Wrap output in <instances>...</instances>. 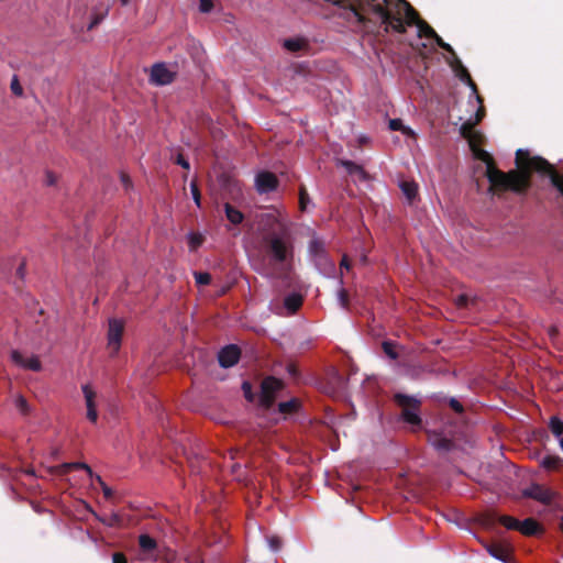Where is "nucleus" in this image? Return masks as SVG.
I'll use <instances>...</instances> for the list:
<instances>
[{
    "instance_id": "21",
    "label": "nucleus",
    "mask_w": 563,
    "mask_h": 563,
    "mask_svg": "<svg viewBox=\"0 0 563 563\" xmlns=\"http://www.w3.org/2000/svg\"><path fill=\"white\" fill-rule=\"evenodd\" d=\"M461 135L465 141H482L474 130V124L471 122H464L460 129Z\"/></svg>"
},
{
    "instance_id": "40",
    "label": "nucleus",
    "mask_w": 563,
    "mask_h": 563,
    "mask_svg": "<svg viewBox=\"0 0 563 563\" xmlns=\"http://www.w3.org/2000/svg\"><path fill=\"white\" fill-rule=\"evenodd\" d=\"M15 406L21 412H26L29 409L26 400L22 396L15 398Z\"/></svg>"
},
{
    "instance_id": "28",
    "label": "nucleus",
    "mask_w": 563,
    "mask_h": 563,
    "mask_svg": "<svg viewBox=\"0 0 563 563\" xmlns=\"http://www.w3.org/2000/svg\"><path fill=\"white\" fill-rule=\"evenodd\" d=\"M299 406H300L299 400L296 398H292L288 401L280 402L278 408H279L280 413L288 415V413L295 412L299 408Z\"/></svg>"
},
{
    "instance_id": "36",
    "label": "nucleus",
    "mask_w": 563,
    "mask_h": 563,
    "mask_svg": "<svg viewBox=\"0 0 563 563\" xmlns=\"http://www.w3.org/2000/svg\"><path fill=\"white\" fill-rule=\"evenodd\" d=\"M190 190H191V196H192V199H194L196 206L200 207L201 206L200 191L198 189V186H197L196 181H192L190 184Z\"/></svg>"
},
{
    "instance_id": "2",
    "label": "nucleus",
    "mask_w": 563,
    "mask_h": 563,
    "mask_svg": "<svg viewBox=\"0 0 563 563\" xmlns=\"http://www.w3.org/2000/svg\"><path fill=\"white\" fill-rule=\"evenodd\" d=\"M257 224L262 231H271L275 228L280 233L269 234L265 241L272 260L279 265H287L294 256L292 242L287 233L290 221L284 210L267 208L256 217Z\"/></svg>"
},
{
    "instance_id": "52",
    "label": "nucleus",
    "mask_w": 563,
    "mask_h": 563,
    "mask_svg": "<svg viewBox=\"0 0 563 563\" xmlns=\"http://www.w3.org/2000/svg\"><path fill=\"white\" fill-rule=\"evenodd\" d=\"M110 526L119 525L120 517L117 514H113L108 522Z\"/></svg>"
},
{
    "instance_id": "25",
    "label": "nucleus",
    "mask_w": 563,
    "mask_h": 563,
    "mask_svg": "<svg viewBox=\"0 0 563 563\" xmlns=\"http://www.w3.org/2000/svg\"><path fill=\"white\" fill-rule=\"evenodd\" d=\"M108 12H109L108 7L100 9V10L95 8L93 13H92V19H91L90 23L88 24L87 30L91 31L93 27H96L106 18Z\"/></svg>"
},
{
    "instance_id": "14",
    "label": "nucleus",
    "mask_w": 563,
    "mask_h": 563,
    "mask_svg": "<svg viewBox=\"0 0 563 563\" xmlns=\"http://www.w3.org/2000/svg\"><path fill=\"white\" fill-rule=\"evenodd\" d=\"M240 357V350L235 345H228L223 347L218 355L219 363L222 367H231L238 363Z\"/></svg>"
},
{
    "instance_id": "17",
    "label": "nucleus",
    "mask_w": 563,
    "mask_h": 563,
    "mask_svg": "<svg viewBox=\"0 0 563 563\" xmlns=\"http://www.w3.org/2000/svg\"><path fill=\"white\" fill-rule=\"evenodd\" d=\"M452 67L455 71L456 77H459L462 81L467 82L468 86L472 88L473 92L477 93L475 82L472 80L468 70L463 66L462 62L457 58V56L454 57V63L452 64Z\"/></svg>"
},
{
    "instance_id": "32",
    "label": "nucleus",
    "mask_w": 563,
    "mask_h": 563,
    "mask_svg": "<svg viewBox=\"0 0 563 563\" xmlns=\"http://www.w3.org/2000/svg\"><path fill=\"white\" fill-rule=\"evenodd\" d=\"M477 526L481 530L490 532L492 530V521L488 515H483L477 518Z\"/></svg>"
},
{
    "instance_id": "48",
    "label": "nucleus",
    "mask_w": 563,
    "mask_h": 563,
    "mask_svg": "<svg viewBox=\"0 0 563 563\" xmlns=\"http://www.w3.org/2000/svg\"><path fill=\"white\" fill-rule=\"evenodd\" d=\"M112 563H128V560L122 553H114L112 556Z\"/></svg>"
},
{
    "instance_id": "23",
    "label": "nucleus",
    "mask_w": 563,
    "mask_h": 563,
    "mask_svg": "<svg viewBox=\"0 0 563 563\" xmlns=\"http://www.w3.org/2000/svg\"><path fill=\"white\" fill-rule=\"evenodd\" d=\"M224 212L228 220L232 224H240L244 219L243 213L240 210L232 207L230 203H224Z\"/></svg>"
},
{
    "instance_id": "9",
    "label": "nucleus",
    "mask_w": 563,
    "mask_h": 563,
    "mask_svg": "<svg viewBox=\"0 0 563 563\" xmlns=\"http://www.w3.org/2000/svg\"><path fill=\"white\" fill-rule=\"evenodd\" d=\"M254 186L260 195L268 194L277 189L278 179L269 172H258L254 178Z\"/></svg>"
},
{
    "instance_id": "35",
    "label": "nucleus",
    "mask_w": 563,
    "mask_h": 563,
    "mask_svg": "<svg viewBox=\"0 0 563 563\" xmlns=\"http://www.w3.org/2000/svg\"><path fill=\"white\" fill-rule=\"evenodd\" d=\"M195 279L198 285H207L211 280V276L209 273L199 272L195 273Z\"/></svg>"
},
{
    "instance_id": "33",
    "label": "nucleus",
    "mask_w": 563,
    "mask_h": 563,
    "mask_svg": "<svg viewBox=\"0 0 563 563\" xmlns=\"http://www.w3.org/2000/svg\"><path fill=\"white\" fill-rule=\"evenodd\" d=\"M433 40H434L435 44L439 47H441L442 49H444L448 53L452 54L454 57L456 56V54H455L454 49L452 48V46L450 44L445 43L441 36H439L437 34V36H434Z\"/></svg>"
},
{
    "instance_id": "4",
    "label": "nucleus",
    "mask_w": 563,
    "mask_h": 563,
    "mask_svg": "<svg viewBox=\"0 0 563 563\" xmlns=\"http://www.w3.org/2000/svg\"><path fill=\"white\" fill-rule=\"evenodd\" d=\"M396 404L401 409V419L408 423L412 431H417L421 427L420 406L421 399L401 393L395 394Z\"/></svg>"
},
{
    "instance_id": "16",
    "label": "nucleus",
    "mask_w": 563,
    "mask_h": 563,
    "mask_svg": "<svg viewBox=\"0 0 563 563\" xmlns=\"http://www.w3.org/2000/svg\"><path fill=\"white\" fill-rule=\"evenodd\" d=\"M430 444L439 452H446L452 448V442L449 438L442 433L430 431L428 433Z\"/></svg>"
},
{
    "instance_id": "34",
    "label": "nucleus",
    "mask_w": 563,
    "mask_h": 563,
    "mask_svg": "<svg viewBox=\"0 0 563 563\" xmlns=\"http://www.w3.org/2000/svg\"><path fill=\"white\" fill-rule=\"evenodd\" d=\"M309 202H310V199H309V196H308L306 189L301 188L300 196H299V205H300L301 211L307 210Z\"/></svg>"
},
{
    "instance_id": "45",
    "label": "nucleus",
    "mask_w": 563,
    "mask_h": 563,
    "mask_svg": "<svg viewBox=\"0 0 563 563\" xmlns=\"http://www.w3.org/2000/svg\"><path fill=\"white\" fill-rule=\"evenodd\" d=\"M267 542H268V547L271 548V550H273V551L279 550L280 541L278 538L272 537V538L267 539Z\"/></svg>"
},
{
    "instance_id": "50",
    "label": "nucleus",
    "mask_w": 563,
    "mask_h": 563,
    "mask_svg": "<svg viewBox=\"0 0 563 563\" xmlns=\"http://www.w3.org/2000/svg\"><path fill=\"white\" fill-rule=\"evenodd\" d=\"M450 406L456 412H462V410H463L462 405L456 399H451L450 400Z\"/></svg>"
},
{
    "instance_id": "59",
    "label": "nucleus",
    "mask_w": 563,
    "mask_h": 563,
    "mask_svg": "<svg viewBox=\"0 0 563 563\" xmlns=\"http://www.w3.org/2000/svg\"><path fill=\"white\" fill-rule=\"evenodd\" d=\"M357 141L363 142V141H367V139L366 137H360Z\"/></svg>"
},
{
    "instance_id": "10",
    "label": "nucleus",
    "mask_w": 563,
    "mask_h": 563,
    "mask_svg": "<svg viewBox=\"0 0 563 563\" xmlns=\"http://www.w3.org/2000/svg\"><path fill=\"white\" fill-rule=\"evenodd\" d=\"M282 388V382L274 377H267L262 383L261 404L268 408L274 401L276 393Z\"/></svg>"
},
{
    "instance_id": "18",
    "label": "nucleus",
    "mask_w": 563,
    "mask_h": 563,
    "mask_svg": "<svg viewBox=\"0 0 563 563\" xmlns=\"http://www.w3.org/2000/svg\"><path fill=\"white\" fill-rule=\"evenodd\" d=\"M540 466L548 472L560 471L561 467L563 466V459L559 455L549 454V455H545L540 461Z\"/></svg>"
},
{
    "instance_id": "13",
    "label": "nucleus",
    "mask_w": 563,
    "mask_h": 563,
    "mask_svg": "<svg viewBox=\"0 0 563 563\" xmlns=\"http://www.w3.org/2000/svg\"><path fill=\"white\" fill-rule=\"evenodd\" d=\"M338 165L345 168L346 173L353 178L354 181L366 180V173L364 172L362 165L345 158H336Z\"/></svg>"
},
{
    "instance_id": "43",
    "label": "nucleus",
    "mask_w": 563,
    "mask_h": 563,
    "mask_svg": "<svg viewBox=\"0 0 563 563\" xmlns=\"http://www.w3.org/2000/svg\"><path fill=\"white\" fill-rule=\"evenodd\" d=\"M97 482L100 484L102 492L104 494V497L110 498L112 496V490L110 487H108L104 482L101 479L100 476H96Z\"/></svg>"
},
{
    "instance_id": "55",
    "label": "nucleus",
    "mask_w": 563,
    "mask_h": 563,
    "mask_svg": "<svg viewBox=\"0 0 563 563\" xmlns=\"http://www.w3.org/2000/svg\"><path fill=\"white\" fill-rule=\"evenodd\" d=\"M18 274L22 277L23 274H24V264H21L20 267L18 268Z\"/></svg>"
},
{
    "instance_id": "22",
    "label": "nucleus",
    "mask_w": 563,
    "mask_h": 563,
    "mask_svg": "<svg viewBox=\"0 0 563 563\" xmlns=\"http://www.w3.org/2000/svg\"><path fill=\"white\" fill-rule=\"evenodd\" d=\"M399 186L402 194L409 201H412L416 198L418 192V185L415 181L402 180L400 181Z\"/></svg>"
},
{
    "instance_id": "57",
    "label": "nucleus",
    "mask_w": 563,
    "mask_h": 563,
    "mask_svg": "<svg viewBox=\"0 0 563 563\" xmlns=\"http://www.w3.org/2000/svg\"><path fill=\"white\" fill-rule=\"evenodd\" d=\"M122 5H126L129 3V0H121Z\"/></svg>"
},
{
    "instance_id": "42",
    "label": "nucleus",
    "mask_w": 563,
    "mask_h": 563,
    "mask_svg": "<svg viewBox=\"0 0 563 563\" xmlns=\"http://www.w3.org/2000/svg\"><path fill=\"white\" fill-rule=\"evenodd\" d=\"M11 90L15 96H21L23 93V89L19 84V80L16 77L13 78L11 82Z\"/></svg>"
},
{
    "instance_id": "1",
    "label": "nucleus",
    "mask_w": 563,
    "mask_h": 563,
    "mask_svg": "<svg viewBox=\"0 0 563 563\" xmlns=\"http://www.w3.org/2000/svg\"><path fill=\"white\" fill-rule=\"evenodd\" d=\"M516 165L518 172H509L508 174L495 167V189L504 187L523 192L530 186V174L538 172L548 175L552 185L563 195V175H560L548 161L541 157H530L528 152L518 150L516 152Z\"/></svg>"
},
{
    "instance_id": "56",
    "label": "nucleus",
    "mask_w": 563,
    "mask_h": 563,
    "mask_svg": "<svg viewBox=\"0 0 563 563\" xmlns=\"http://www.w3.org/2000/svg\"><path fill=\"white\" fill-rule=\"evenodd\" d=\"M560 530L563 532V517L560 520Z\"/></svg>"
},
{
    "instance_id": "44",
    "label": "nucleus",
    "mask_w": 563,
    "mask_h": 563,
    "mask_svg": "<svg viewBox=\"0 0 563 563\" xmlns=\"http://www.w3.org/2000/svg\"><path fill=\"white\" fill-rule=\"evenodd\" d=\"M338 301L340 305L345 308L347 305V294L344 289L338 291Z\"/></svg>"
},
{
    "instance_id": "6",
    "label": "nucleus",
    "mask_w": 563,
    "mask_h": 563,
    "mask_svg": "<svg viewBox=\"0 0 563 563\" xmlns=\"http://www.w3.org/2000/svg\"><path fill=\"white\" fill-rule=\"evenodd\" d=\"M163 550L155 539L148 534L139 537V550L135 560L139 563H154L162 558Z\"/></svg>"
},
{
    "instance_id": "31",
    "label": "nucleus",
    "mask_w": 563,
    "mask_h": 563,
    "mask_svg": "<svg viewBox=\"0 0 563 563\" xmlns=\"http://www.w3.org/2000/svg\"><path fill=\"white\" fill-rule=\"evenodd\" d=\"M190 251H195L202 243V235L199 233H189L187 235Z\"/></svg>"
},
{
    "instance_id": "51",
    "label": "nucleus",
    "mask_w": 563,
    "mask_h": 563,
    "mask_svg": "<svg viewBox=\"0 0 563 563\" xmlns=\"http://www.w3.org/2000/svg\"><path fill=\"white\" fill-rule=\"evenodd\" d=\"M121 181H122L123 186L125 187V189H129L131 187V179L128 175L122 174Z\"/></svg>"
},
{
    "instance_id": "41",
    "label": "nucleus",
    "mask_w": 563,
    "mask_h": 563,
    "mask_svg": "<svg viewBox=\"0 0 563 563\" xmlns=\"http://www.w3.org/2000/svg\"><path fill=\"white\" fill-rule=\"evenodd\" d=\"M44 183L46 186H54L57 183V176L54 173L47 170L45 173Z\"/></svg>"
},
{
    "instance_id": "27",
    "label": "nucleus",
    "mask_w": 563,
    "mask_h": 563,
    "mask_svg": "<svg viewBox=\"0 0 563 563\" xmlns=\"http://www.w3.org/2000/svg\"><path fill=\"white\" fill-rule=\"evenodd\" d=\"M495 559L503 561L504 563H510L511 560V552L509 549H504L501 544H499L495 540Z\"/></svg>"
},
{
    "instance_id": "54",
    "label": "nucleus",
    "mask_w": 563,
    "mask_h": 563,
    "mask_svg": "<svg viewBox=\"0 0 563 563\" xmlns=\"http://www.w3.org/2000/svg\"><path fill=\"white\" fill-rule=\"evenodd\" d=\"M341 266H342V267H345L346 269H349V268H350V265H349L347 260H346V257H345V256L342 258Z\"/></svg>"
},
{
    "instance_id": "58",
    "label": "nucleus",
    "mask_w": 563,
    "mask_h": 563,
    "mask_svg": "<svg viewBox=\"0 0 563 563\" xmlns=\"http://www.w3.org/2000/svg\"><path fill=\"white\" fill-rule=\"evenodd\" d=\"M560 446H561V449L563 450V437H562V438H561V440H560Z\"/></svg>"
},
{
    "instance_id": "20",
    "label": "nucleus",
    "mask_w": 563,
    "mask_h": 563,
    "mask_svg": "<svg viewBox=\"0 0 563 563\" xmlns=\"http://www.w3.org/2000/svg\"><path fill=\"white\" fill-rule=\"evenodd\" d=\"M388 128L391 131H401V133L409 139H416V133L409 126H406L401 119H390Z\"/></svg>"
},
{
    "instance_id": "24",
    "label": "nucleus",
    "mask_w": 563,
    "mask_h": 563,
    "mask_svg": "<svg viewBox=\"0 0 563 563\" xmlns=\"http://www.w3.org/2000/svg\"><path fill=\"white\" fill-rule=\"evenodd\" d=\"M302 302V298L300 295L291 294L285 298L284 307L287 309L288 313H294Z\"/></svg>"
},
{
    "instance_id": "49",
    "label": "nucleus",
    "mask_w": 563,
    "mask_h": 563,
    "mask_svg": "<svg viewBox=\"0 0 563 563\" xmlns=\"http://www.w3.org/2000/svg\"><path fill=\"white\" fill-rule=\"evenodd\" d=\"M559 330L556 327L551 325L548 328V335L551 339V341H554L558 336Z\"/></svg>"
},
{
    "instance_id": "30",
    "label": "nucleus",
    "mask_w": 563,
    "mask_h": 563,
    "mask_svg": "<svg viewBox=\"0 0 563 563\" xmlns=\"http://www.w3.org/2000/svg\"><path fill=\"white\" fill-rule=\"evenodd\" d=\"M62 471L64 473L73 470V468H81V470H85L91 477L93 476L92 474V471L91 468L85 464V463H80V462H75V463H64L62 466H60Z\"/></svg>"
},
{
    "instance_id": "46",
    "label": "nucleus",
    "mask_w": 563,
    "mask_h": 563,
    "mask_svg": "<svg viewBox=\"0 0 563 563\" xmlns=\"http://www.w3.org/2000/svg\"><path fill=\"white\" fill-rule=\"evenodd\" d=\"M242 388H243V391H244V395L245 397L249 399V400H252L253 399V395H252V387H251V384L247 383V382H244L243 385H242Z\"/></svg>"
},
{
    "instance_id": "19",
    "label": "nucleus",
    "mask_w": 563,
    "mask_h": 563,
    "mask_svg": "<svg viewBox=\"0 0 563 563\" xmlns=\"http://www.w3.org/2000/svg\"><path fill=\"white\" fill-rule=\"evenodd\" d=\"M284 47L289 52L297 53L308 48L309 43L302 37L287 38L284 41Z\"/></svg>"
},
{
    "instance_id": "38",
    "label": "nucleus",
    "mask_w": 563,
    "mask_h": 563,
    "mask_svg": "<svg viewBox=\"0 0 563 563\" xmlns=\"http://www.w3.org/2000/svg\"><path fill=\"white\" fill-rule=\"evenodd\" d=\"M474 537L479 540L487 550V552L493 555V545L489 543V538L479 536L478 532H474Z\"/></svg>"
},
{
    "instance_id": "26",
    "label": "nucleus",
    "mask_w": 563,
    "mask_h": 563,
    "mask_svg": "<svg viewBox=\"0 0 563 563\" xmlns=\"http://www.w3.org/2000/svg\"><path fill=\"white\" fill-rule=\"evenodd\" d=\"M324 250V243L318 238H313L309 243V253L313 257H321Z\"/></svg>"
},
{
    "instance_id": "12",
    "label": "nucleus",
    "mask_w": 563,
    "mask_h": 563,
    "mask_svg": "<svg viewBox=\"0 0 563 563\" xmlns=\"http://www.w3.org/2000/svg\"><path fill=\"white\" fill-rule=\"evenodd\" d=\"M81 389L87 409V419L95 423L98 420L97 393L89 385H84Z\"/></svg>"
},
{
    "instance_id": "39",
    "label": "nucleus",
    "mask_w": 563,
    "mask_h": 563,
    "mask_svg": "<svg viewBox=\"0 0 563 563\" xmlns=\"http://www.w3.org/2000/svg\"><path fill=\"white\" fill-rule=\"evenodd\" d=\"M213 2L212 0H199V9L203 13H208L212 10Z\"/></svg>"
},
{
    "instance_id": "11",
    "label": "nucleus",
    "mask_w": 563,
    "mask_h": 563,
    "mask_svg": "<svg viewBox=\"0 0 563 563\" xmlns=\"http://www.w3.org/2000/svg\"><path fill=\"white\" fill-rule=\"evenodd\" d=\"M175 73L166 67L165 64L158 63L153 65L151 70V81L158 86L172 84L175 79Z\"/></svg>"
},
{
    "instance_id": "47",
    "label": "nucleus",
    "mask_w": 563,
    "mask_h": 563,
    "mask_svg": "<svg viewBox=\"0 0 563 563\" xmlns=\"http://www.w3.org/2000/svg\"><path fill=\"white\" fill-rule=\"evenodd\" d=\"M176 163L185 169H189L190 167L189 162L183 155L177 156Z\"/></svg>"
},
{
    "instance_id": "53",
    "label": "nucleus",
    "mask_w": 563,
    "mask_h": 563,
    "mask_svg": "<svg viewBox=\"0 0 563 563\" xmlns=\"http://www.w3.org/2000/svg\"><path fill=\"white\" fill-rule=\"evenodd\" d=\"M466 301H467V299H466V297H465V296H460V297L457 298V305H459V306L466 305Z\"/></svg>"
},
{
    "instance_id": "5",
    "label": "nucleus",
    "mask_w": 563,
    "mask_h": 563,
    "mask_svg": "<svg viewBox=\"0 0 563 563\" xmlns=\"http://www.w3.org/2000/svg\"><path fill=\"white\" fill-rule=\"evenodd\" d=\"M499 522L508 530L520 532L525 537H537L544 532V528L534 518L529 517L525 520H519L515 517L503 515L498 518L495 516V523Z\"/></svg>"
},
{
    "instance_id": "8",
    "label": "nucleus",
    "mask_w": 563,
    "mask_h": 563,
    "mask_svg": "<svg viewBox=\"0 0 563 563\" xmlns=\"http://www.w3.org/2000/svg\"><path fill=\"white\" fill-rule=\"evenodd\" d=\"M123 329L124 323L122 320L115 318L109 319L107 339L108 347L113 355L117 354L120 350Z\"/></svg>"
},
{
    "instance_id": "37",
    "label": "nucleus",
    "mask_w": 563,
    "mask_h": 563,
    "mask_svg": "<svg viewBox=\"0 0 563 563\" xmlns=\"http://www.w3.org/2000/svg\"><path fill=\"white\" fill-rule=\"evenodd\" d=\"M383 350L384 352L390 357V358H396L397 357V353L395 351V346L393 343L390 342H384L383 343Z\"/></svg>"
},
{
    "instance_id": "7",
    "label": "nucleus",
    "mask_w": 563,
    "mask_h": 563,
    "mask_svg": "<svg viewBox=\"0 0 563 563\" xmlns=\"http://www.w3.org/2000/svg\"><path fill=\"white\" fill-rule=\"evenodd\" d=\"M555 493L541 484H531L529 487L522 490V496L531 498L544 505H550L555 498Z\"/></svg>"
},
{
    "instance_id": "29",
    "label": "nucleus",
    "mask_w": 563,
    "mask_h": 563,
    "mask_svg": "<svg viewBox=\"0 0 563 563\" xmlns=\"http://www.w3.org/2000/svg\"><path fill=\"white\" fill-rule=\"evenodd\" d=\"M549 429L554 437L560 438L563 434V421L556 416L551 417L549 421Z\"/></svg>"
},
{
    "instance_id": "15",
    "label": "nucleus",
    "mask_w": 563,
    "mask_h": 563,
    "mask_svg": "<svg viewBox=\"0 0 563 563\" xmlns=\"http://www.w3.org/2000/svg\"><path fill=\"white\" fill-rule=\"evenodd\" d=\"M11 360L16 365L31 369V371H40L42 368L41 362L38 358L34 355L30 357H25L23 354H21L19 351H12L11 353Z\"/></svg>"
},
{
    "instance_id": "3",
    "label": "nucleus",
    "mask_w": 563,
    "mask_h": 563,
    "mask_svg": "<svg viewBox=\"0 0 563 563\" xmlns=\"http://www.w3.org/2000/svg\"><path fill=\"white\" fill-rule=\"evenodd\" d=\"M474 158L473 173L476 186L479 189L481 178H486L488 186L487 191H493V158L492 155L482 148V143H468Z\"/></svg>"
}]
</instances>
